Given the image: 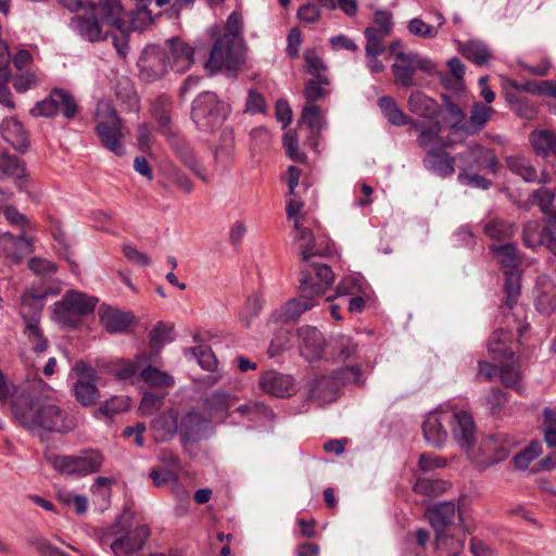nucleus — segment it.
Instances as JSON below:
<instances>
[{"instance_id": "obj_15", "label": "nucleus", "mask_w": 556, "mask_h": 556, "mask_svg": "<svg viewBox=\"0 0 556 556\" xmlns=\"http://www.w3.org/2000/svg\"><path fill=\"white\" fill-rule=\"evenodd\" d=\"M315 305V298L301 291L299 298L290 299L285 305L273 312L269 316V323L281 325L295 323L302 314L312 309Z\"/></svg>"}, {"instance_id": "obj_64", "label": "nucleus", "mask_w": 556, "mask_h": 556, "mask_svg": "<svg viewBox=\"0 0 556 556\" xmlns=\"http://www.w3.org/2000/svg\"><path fill=\"white\" fill-rule=\"evenodd\" d=\"M336 356L339 361L357 358L358 345L350 337L341 336L334 343Z\"/></svg>"}, {"instance_id": "obj_56", "label": "nucleus", "mask_w": 556, "mask_h": 556, "mask_svg": "<svg viewBox=\"0 0 556 556\" xmlns=\"http://www.w3.org/2000/svg\"><path fill=\"white\" fill-rule=\"evenodd\" d=\"M448 486L450 483L442 479L419 478L414 485V490L422 495L439 496Z\"/></svg>"}, {"instance_id": "obj_23", "label": "nucleus", "mask_w": 556, "mask_h": 556, "mask_svg": "<svg viewBox=\"0 0 556 556\" xmlns=\"http://www.w3.org/2000/svg\"><path fill=\"white\" fill-rule=\"evenodd\" d=\"M556 233V216L552 215L546 219L544 227L538 220H529L522 229L523 244L529 249L543 245L547 236Z\"/></svg>"}, {"instance_id": "obj_40", "label": "nucleus", "mask_w": 556, "mask_h": 556, "mask_svg": "<svg viewBox=\"0 0 556 556\" xmlns=\"http://www.w3.org/2000/svg\"><path fill=\"white\" fill-rule=\"evenodd\" d=\"M232 414H238L241 418L255 424L269 420L274 416L267 405L257 401H249L240 405Z\"/></svg>"}, {"instance_id": "obj_2", "label": "nucleus", "mask_w": 556, "mask_h": 556, "mask_svg": "<svg viewBox=\"0 0 556 556\" xmlns=\"http://www.w3.org/2000/svg\"><path fill=\"white\" fill-rule=\"evenodd\" d=\"M12 409L16 421L29 431L68 432L73 429L72 421L66 420L63 410L53 403L21 396L13 402Z\"/></svg>"}, {"instance_id": "obj_19", "label": "nucleus", "mask_w": 556, "mask_h": 556, "mask_svg": "<svg viewBox=\"0 0 556 556\" xmlns=\"http://www.w3.org/2000/svg\"><path fill=\"white\" fill-rule=\"evenodd\" d=\"M450 418V412H432L427 415L422 424V432L426 442L440 448L444 445L447 439V432L443 427V421Z\"/></svg>"}, {"instance_id": "obj_59", "label": "nucleus", "mask_w": 556, "mask_h": 556, "mask_svg": "<svg viewBox=\"0 0 556 556\" xmlns=\"http://www.w3.org/2000/svg\"><path fill=\"white\" fill-rule=\"evenodd\" d=\"M366 283L363 277L350 275L344 277L337 287V295L365 294Z\"/></svg>"}, {"instance_id": "obj_27", "label": "nucleus", "mask_w": 556, "mask_h": 556, "mask_svg": "<svg viewBox=\"0 0 556 556\" xmlns=\"http://www.w3.org/2000/svg\"><path fill=\"white\" fill-rule=\"evenodd\" d=\"M498 364V376L501 382L506 387L510 388L518 393L522 394V375L520 371L519 359L515 354H509V357L497 361Z\"/></svg>"}, {"instance_id": "obj_44", "label": "nucleus", "mask_w": 556, "mask_h": 556, "mask_svg": "<svg viewBox=\"0 0 556 556\" xmlns=\"http://www.w3.org/2000/svg\"><path fill=\"white\" fill-rule=\"evenodd\" d=\"M491 250L498 256V262L504 273L519 270L520 258L518 256V248L516 243L491 245Z\"/></svg>"}, {"instance_id": "obj_1", "label": "nucleus", "mask_w": 556, "mask_h": 556, "mask_svg": "<svg viewBox=\"0 0 556 556\" xmlns=\"http://www.w3.org/2000/svg\"><path fill=\"white\" fill-rule=\"evenodd\" d=\"M70 21V28L89 42L105 40L110 28L124 29L123 7L117 0L86 1Z\"/></svg>"}, {"instance_id": "obj_25", "label": "nucleus", "mask_w": 556, "mask_h": 556, "mask_svg": "<svg viewBox=\"0 0 556 556\" xmlns=\"http://www.w3.org/2000/svg\"><path fill=\"white\" fill-rule=\"evenodd\" d=\"M493 113L494 109L492 106H488L481 102H476L472 105L469 119L464 122L462 125L453 123L451 127L456 132H463L466 136H471L478 134L486 125Z\"/></svg>"}, {"instance_id": "obj_36", "label": "nucleus", "mask_w": 556, "mask_h": 556, "mask_svg": "<svg viewBox=\"0 0 556 556\" xmlns=\"http://www.w3.org/2000/svg\"><path fill=\"white\" fill-rule=\"evenodd\" d=\"M76 456L77 477H84L100 470L104 457L98 450H81Z\"/></svg>"}, {"instance_id": "obj_48", "label": "nucleus", "mask_w": 556, "mask_h": 556, "mask_svg": "<svg viewBox=\"0 0 556 556\" xmlns=\"http://www.w3.org/2000/svg\"><path fill=\"white\" fill-rule=\"evenodd\" d=\"M300 122L305 124L312 135H318L325 124L320 108L314 103H305L302 109Z\"/></svg>"}, {"instance_id": "obj_45", "label": "nucleus", "mask_w": 556, "mask_h": 556, "mask_svg": "<svg viewBox=\"0 0 556 556\" xmlns=\"http://www.w3.org/2000/svg\"><path fill=\"white\" fill-rule=\"evenodd\" d=\"M510 336L507 331L498 329L493 332L488 341V351L494 361H502L509 357V354H515L508 346Z\"/></svg>"}, {"instance_id": "obj_16", "label": "nucleus", "mask_w": 556, "mask_h": 556, "mask_svg": "<svg viewBox=\"0 0 556 556\" xmlns=\"http://www.w3.org/2000/svg\"><path fill=\"white\" fill-rule=\"evenodd\" d=\"M469 169L482 170L484 168L495 173L498 162L493 150L482 147L479 143L469 144L467 150L458 154Z\"/></svg>"}, {"instance_id": "obj_41", "label": "nucleus", "mask_w": 556, "mask_h": 556, "mask_svg": "<svg viewBox=\"0 0 556 556\" xmlns=\"http://www.w3.org/2000/svg\"><path fill=\"white\" fill-rule=\"evenodd\" d=\"M43 299L45 295H35L33 293H25L22 296L20 312L25 324L39 323L43 307Z\"/></svg>"}, {"instance_id": "obj_57", "label": "nucleus", "mask_w": 556, "mask_h": 556, "mask_svg": "<svg viewBox=\"0 0 556 556\" xmlns=\"http://www.w3.org/2000/svg\"><path fill=\"white\" fill-rule=\"evenodd\" d=\"M507 101L516 115L525 119H533L536 116V108L527 99L518 94H508Z\"/></svg>"}, {"instance_id": "obj_29", "label": "nucleus", "mask_w": 556, "mask_h": 556, "mask_svg": "<svg viewBox=\"0 0 556 556\" xmlns=\"http://www.w3.org/2000/svg\"><path fill=\"white\" fill-rule=\"evenodd\" d=\"M466 542V532L463 528H455L451 531L435 533V547L438 552L447 556L462 554Z\"/></svg>"}, {"instance_id": "obj_34", "label": "nucleus", "mask_w": 556, "mask_h": 556, "mask_svg": "<svg viewBox=\"0 0 556 556\" xmlns=\"http://www.w3.org/2000/svg\"><path fill=\"white\" fill-rule=\"evenodd\" d=\"M25 164L15 155L0 156V179L13 178L18 189L25 187Z\"/></svg>"}, {"instance_id": "obj_35", "label": "nucleus", "mask_w": 556, "mask_h": 556, "mask_svg": "<svg viewBox=\"0 0 556 556\" xmlns=\"http://www.w3.org/2000/svg\"><path fill=\"white\" fill-rule=\"evenodd\" d=\"M408 110L422 118L432 119L438 114V103L421 91H414L408 97Z\"/></svg>"}, {"instance_id": "obj_5", "label": "nucleus", "mask_w": 556, "mask_h": 556, "mask_svg": "<svg viewBox=\"0 0 556 556\" xmlns=\"http://www.w3.org/2000/svg\"><path fill=\"white\" fill-rule=\"evenodd\" d=\"M98 302V298L93 295L77 290H68L60 301L54 303V319L63 327L74 328L84 316L94 311Z\"/></svg>"}, {"instance_id": "obj_8", "label": "nucleus", "mask_w": 556, "mask_h": 556, "mask_svg": "<svg viewBox=\"0 0 556 556\" xmlns=\"http://www.w3.org/2000/svg\"><path fill=\"white\" fill-rule=\"evenodd\" d=\"M303 262L299 279L300 291L307 292L314 298L319 296L332 285L334 274L326 264L311 260Z\"/></svg>"}, {"instance_id": "obj_26", "label": "nucleus", "mask_w": 556, "mask_h": 556, "mask_svg": "<svg viewBox=\"0 0 556 556\" xmlns=\"http://www.w3.org/2000/svg\"><path fill=\"white\" fill-rule=\"evenodd\" d=\"M446 147L447 144H443V147L429 149L424 159V166L441 177L451 176L455 172V159L446 153Z\"/></svg>"}, {"instance_id": "obj_7", "label": "nucleus", "mask_w": 556, "mask_h": 556, "mask_svg": "<svg viewBox=\"0 0 556 556\" xmlns=\"http://www.w3.org/2000/svg\"><path fill=\"white\" fill-rule=\"evenodd\" d=\"M243 63V45L236 43L228 37H219L212 47L210 58L204 66L210 74L224 70L236 77V73Z\"/></svg>"}, {"instance_id": "obj_58", "label": "nucleus", "mask_w": 556, "mask_h": 556, "mask_svg": "<svg viewBox=\"0 0 556 556\" xmlns=\"http://www.w3.org/2000/svg\"><path fill=\"white\" fill-rule=\"evenodd\" d=\"M24 334L27 337L29 343L33 346V351L36 353H42L48 349V340L43 334L39 323L25 324Z\"/></svg>"}, {"instance_id": "obj_51", "label": "nucleus", "mask_w": 556, "mask_h": 556, "mask_svg": "<svg viewBox=\"0 0 556 556\" xmlns=\"http://www.w3.org/2000/svg\"><path fill=\"white\" fill-rule=\"evenodd\" d=\"M338 386H364L365 377L359 365H349L337 369L333 372Z\"/></svg>"}, {"instance_id": "obj_60", "label": "nucleus", "mask_w": 556, "mask_h": 556, "mask_svg": "<svg viewBox=\"0 0 556 556\" xmlns=\"http://www.w3.org/2000/svg\"><path fill=\"white\" fill-rule=\"evenodd\" d=\"M366 38L365 53L366 56H380L386 51L383 38L386 36L379 35L374 27H367L364 31Z\"/></svg>"}, {"instance_id": "obj_4", "label": "nucleus", "mask_w": 556, "mask_h": 556, "mask_svg": "<svg viewBox=\"0 0 556 556\" xmlns=\"http://www.w3.org/2000/svg\"><path fill=\"white\" fill-rule=\"evenodd\" d=\"M96 116L98 123L94 131L102 146L116 156L124 155V125L123 119L117 115L115 109L110 102L101 100L97 103Z\"/></svg>"}, {"instance_id": "obj_49", "label": "nucleus", "mask_w": 556, "mask_h": 556, "mask_svg": "<svg viewBox=\"0 0 556 556\" xmlns=\"http://www.w3.org/2000/svg\"><path fill=\"white\" fill-rule=\"evenodd\" d=\"M186 356H191L198 361V364L207 371L217 369V358L208 345H197L185 352Z\"/></svg>"}, {"instance_id": "obj_18", "label": "nucleus", "mask_w": 556, "mask_h": 556, "mask_svg": "<svg viewBox=\"0 0 556 556\" xmlns=\"http://www.w3.org/2000/svg\"><path fill=\"white\" fill-rule=\"evenodd\" d=\"M0 252L15 263L21 262L33 252V240L25 233L13 236L10 232L0 233Z\"/></svg>"}, {"instance_id": "obj_46", "label": "nucleus", "mask_w": 556, "mask_h": 556, "mask_svg": "<svg viewBox=\"0 0 556 556\" xmlns=\"http://www.w3.org/2000/svg\"><path fill=\"white\" fill-rule=\"evenodd\" d=\"M330 85V79L327 75H318L317 77H312L305 83L303 96L306 100V103H314L323 98H325L329 91L326 89L327 86Z\"/></svg>"}, {"instance_id": "obj_32", "label": "nucleus", "mask_w": 556, "mask_h": 556, "mask_svg": "<svg viewBox=\"0 0 556 556\" xmlns=\"http://www.w3.org/2000/svg\"><path fill=\"white\" fill-rule=\"evenodd\" d=\"M395 59L396 62L391 66L395 84L406 88L416 86V67L414 63L408 60L412 59L410 52H397Z\"/></svg>"}, {"instance_id": "obj_55", "label": "nucleus", "mask_w": 556, "mask_h": 556, "mask_svg": "<svg viewBox=\"0 0 556 556\" xmlns=\"http://www.w3.org/2000/svg\"><path fill=\"white\" fill-rule=\"evenodd\" d=\"M500 435L491 437L488 439V441L483 444V451L484 453L493 452L492 455H489L485 459L486 466L495 465L504 459H506L509 456V447L505 444H500Z\"/></svg>"}, {"instance_id": "obj_43", "label": "nucleus", "mask_w": 556, "mask_h": 556, "mask_svg": "<svg viewBox=\"0 0 556 556\" xmlns=\"http://www.w3.org/2000/svg\"><path fill=\"white\" fill-rule=\"evenodd\" d=\"M378 106L383 116L394 126H405L408 124L409 116L397 105L390 96H382L378 99Z\"/></svg>"}, {"instance_id": "obj_22", "label": "nucleus", "mask_w": 556, "mask_h": 556, "mask_svg": "<svg viewBox=\"0 0 556 556\" xmlns=\"http://www.w3.org/2000/svg\"><path fill=\"white\" fill-rule=\"evenodd\" d=\"M298 333L302 355L308 361L320 358L325 346L321 332L315 327L303 326L298 330Z\"/></svg>"}, {"instance_id": "obj_63", "label": "nucleus", "mask_w": 556, "mask_h": 556, "mask_svg": "<svg viewBox=\"0 0 556 556\" xmlns=\"http://www.w3.org/2000/svg\"><path fill=\"white\" fill-rule=\"evenodd\" d=\"M233 401L235 397L230 393L223 390L214 391L204 399L206 407L214 412L227 410Z\"/></svg>"}, {"instance_id": "obj_28", "label": "nucleus", "mask_w": 556, "mask_h": 556, "mask_svg": "<svg viewBox=\"0 0 556 556\" xmlns=\"http://www.w3.org/2000/svg\"><path fill=\"white\" fill-rule=\"evenodd\" d=\"M1 136L14 150L25 152L29 147L27 134L14 117L4 118L0 125Z\"/></svg>"}, {"instance_id": "obj_62", "label": "nucleus", "mask_w": 556, "mask_h": 556, "mask_svg": "<svg viewBox=\"0 0 556 556\" xmlns=\"http://www.w3.org/2000/svg\"><path fill=\"white\" fill-rule=\"evenodd\" d=\"M505 274L504 291L506 293V303L513 307L520 293V274L519 270H513Z\"/></svg>"}, {"instance_id": "obj_24", "label": "nucleus", "mask_w": 556, "mask_h": 556, "mask_svg": "<svg viewBox=\"0 0 556 556\" xmlns=\"http://www.w3.org/2000/svg\"><path fill=\"white\" fill-rule=\"evenodd\" d=\"M150 429L155 442L163 443L170 441L178 432V413L168 409L152 419Z\"/></svg>"}, {"instance_id": "obj_13", "label": "nucleus", "mask_w": 556, "mask_h": 556, "mask_svg": "<svg viewBox=\"0 0 556 556\" xmlns=\"http://www.w3.org/2000/svg\"><path fill=\"white\" fill-rule=\"evenodd\" d=\"M427 517L435 533L451 531L455 528H463L462 516L455 503L442 502L428 508Z\"/></svg>"}, {"instance_id": "obj_31", "label": "nucleus", "mask_w": 556, "mask_h": 556, "mask_svg": "<svg viewBox=\"0 0 556 556\" xmlns=\"http://www.w3.org/2000/svg\"><path fill=\"white\" fill-rule=\"evenodd\" d=\"M134 316L111 306H101L100 323L111 333L124 332L131 325Z\"/></svg>"}, {"instance_id": "obj_50", "label": "nucleus", "mask_w": 556, "mask_h": 556, "mask_svg": "<svg viewBox=\"0 0 556 556\" xmlns=\"http://www.w3.org/2000/svg\"><path fill=\"white\" fill-rule=\"evenodd\" d=\"M47 462L53 469L62 475L77 477V464L75 455H59L55 453H46Z\"/></svg>"}, {"instance_id": "obj_21", "label": "nucleus", "mask_w": 556, "mask_h": 556, "mask_svg": "<svg viewBox=\"0 0 556 556\" xmlns=\"http://www.w3.org/2000/svg\"><path fill=\"white\" fill-rule=\"evenodd\" d=\"M207 424V419L201 413L189 410L178 416V433L184 442H194L201 438Z\"/></svg>"}, {"instance_id": "obj_33", "label": "nucleus", "mask_w": 556, "mask_h": 556, "mask_svg": "<svg viewBox=\"0 0 556 556\" xmlns=\"http://www.w3.org/2000/svg\"><path fill=\"white\" fill-rule=\"evenodd\" d=\"M338 392L339 386L334 376H319L312 383L309 397L323 404L334 401Z\"/></svg>"}, {"instance_id": "obj_30", "label": "nucleus", "mask_w": 556, "mask_h": 556, "mask_svg": "<svg viewBox=\"0 0 556 556\" xmlns=\"http://www.w3.org/2000/svg\"><path fill=\"white\" fill-rule=\"evenodd\" d=\"M506 162L510 172L520 176L527 182L545 185L551 181V177L547 173L543 172L541 175H538L535 167L523 156H509Z\"/></svg>"}, {"instance_id": "obj_47", "label": "nucleus", "mask_w": 556, "mask_h": 556, "mask_svg": "<svg viewBox=\"0 0 556 556\" xmlns=\"http://www.w3.org/2000/svg\"><path fill=\"white\" fill-rule=\"evenodd\" d=\"M139 378L150 387L167 388L174 384V378L166 371L148 365L142 366L139 372Z\"/></svg>"}, {"instance_id": "obj_37", "label": "nucleus", "mask_w": 556, "mask_h": 556, "mask_svg": "<svg viewBox=\"0 0 556 556\" xmlns=\"http://www.w3.org/2000/svg\"><path fill=\"white\" fill-rule=\"evenodd\" d=\"M460 52L468 61L478 66L486 65L493 58L488 45L478 39L468 40L463 43Z\"/></svg>"}, {"instance_id": "obj_53", "label": "nucleus", "mask_w": 556, "mask_h": 556, "mask_svg": "<svg viewBox=\"0 0 556 556\" xmlns=\"http://www.w3.org/2000/svg\"><path fill=\"white\" fill-rule=\"evenodd\" d=\"M515 232V224L503 219H492L484 226V233L493 240H506L513 237Z\"/></svg>"}, {"instance_id": "obj_11", "label": "nucleus", "mask_w": 556, "mask_h": 556, "mask_svg": "<svg viewBox=\"0 0 556 556\" xmlns=\"http://www.w3.org/2000/svg\"><path fill=\"white\" fill-rule=\"evenodd\" d=\"M165 137L168 139L173 152L182 165L200 180L208 184L211 181V175L207 173L206 167L197 157L190 143L185 138L176 136L174 131L172 135Z\"/></svg>"}, {"instance_id": "obj_61", "label": "nucleus", "mask_w": 556, "mask_h": 556, "mask_svg": "<svg viewBox=\"0 0 556 556\" xmlns=\"http://www.w3.org/2000/svg\"><path fill=\"white\" fill-rule=\"evenodd\" d=\"M130 406V400L127 396H112L110 400L101 404L98 413L112 418L115 415L127 410Z\"/></svg>"}, {"instance_id": "obj_38", "label": "nucleus", "mask_w": 556, "mask_h": 556, "mask_svg": "<svg viewBox=\"0 0 556 556\" xmlns=\"http://www.w3.org/2000/svg\"><path fill=\"white\" fill-rule=\"evenodd\" d=\"M147 361L148 357L144 354L137 355L135 359H119L112 365L111 374L119 380H132Z\"/></svg>"}, {"instance_id": "obj_17", "label": "nucleus", "mask_w": 556, "mask_h": 556, "mask_svg": "<svg viewBox=\"0 0 556 556\" xmlns=\"http://www.w3.org/2000/svg\"><path fill=\"white\" fill-rule=\"evenodd\" d=\"M162 49L153 48L144 51L139 60L141 78L153 81L163 77L170 68Z\"/></svg>"}, {"instance_id": "obj_39", "label": "nucleus", "mask_w": 556, "mask_h": 556, "mask_svg": "<svg viewBox=\"0 0 556 556\" xmlns=\"http://www.w3.org/2000/svg\"><path fill=\"white\" fill-rule=\"evenodd\" d=\"M172 100L167 96H160L152 104V114L159 124L162 135L169 136L172 129L170 117Z\"/></svg>"}, {"instance_id": "obj_20", "label": "nucleus", "mask_w": 556, "mask_h": 556, "mask_svg": "<svg viewBox=\"0 0 556 556\" xmlns=\"http://www.w3.org/2000/svg\"><path fill=\"white\" fill-rule=\"evenodd\" d=\"M261 389L276 397L291 395L294 387L293 378L276 370H267L260 378Z\"/></svg>"}, {"instance_id": "obj_3", "label": "nucleus", "mask_w": 556, "mask_h": 556, "mask_svg": "<svg viewBox=\"0 0 556 556\" xmlns=\"http://www.w3.org/2000/svg\"><path fill=\"white\" fill-rule=\"evenodd\" d=\"M151 528L134 521V513L125 507L101 536L114 556H134L140 553L151 536Z\"/></svg>"}, {"instance_id": "obj_9", "label": "nucleus", "mask_w": 556, "mask_h": 556, "mask_svg": "<svg viewBox=\"0 0 556 556\" xmlns=\"http://www.w3.org/2000/svg\"><path fill=\"white\" fill-rule=\"evenodd\" d=\"M78 111L75 98L64 89H53L49 97L36 103L30 110L33 116L53 117L62 114L65 118H73Z\"/></svg>"}, {"instance_id": "obj_42", "label": "nucleus", "mask_w": 556, "mask_h": 556, "mask_svg": "<svg viewBox=\"0 0 556 556\" xmlns=\"http://www.w3.org/2000/svg\"><path fill=\"white\" fill-rule=\"evenodd\" d=\"M530 143L536 154L556 155V132L552 130H534L529 136Z\"/></svg>"}, {"instance_id": "obj_10", "label": "nucleus", "mask_w": 556, "mask_h": 556, "mask_svg": "<svg viewBox=\"0 0 556 556\" xmlns=\"http://www.w3.org/2000/svg\"><path fill=\"white\" fill-rule=\"evenodd\" d=\"M73 371L77 377L73 390L76 401L85 406H91L100 397V392L96 386V370L83 361H77L73 366Z\"/></svg>"}, {"instance_id": "obj_54", "label": "nucleus", "mask_w": 556, "mask_h": 556, "mask_svg": "<svg viewBox=\"0 0 556 556\" xmlns=\"http://www.w3.org/2000/svg\"><path fill=\"white\" fill-rule=\"evenodd\" d=\"M441 124L434 123L430 126L420 129L417 137V143L422 149H429L430 147H443L445 144L441 138Z\"/></svg>"}, {"instance_id": "obj_12", "label": "nucleus", "mask_w": 556, "mask_h": 556, "mask_svg": "<svg viewBox=\"0 0 556 556\" xmlns=\"http://www.w3.org/2000/svg\"><path fill=\"white\" fill-rule=\"evenodd\" d=\"M451 430L454 440L466 452L470 451L476 442V424L471 414L464 409L450 412Z\"/></svg>"}, {"instance_id": "obj_14", "label": "nucleus", "mask_w": 556, "mask_h": 556, "mask_svg": "<svg viewBox=\"0 0 556 556\" xmlns=\"http://www.w3.org/2000/svg\"><path fill=\"white\" fill-rule=\"evenodd\" d=\"M162 50L170 71L185 73L193 64V48L178 37L166 40Z\"/></svg>"}, {"instance_id": "obj_52", "label": "nucleus", "mask_w": 556, "mask_h": 556, "mask_svg": "<svg viewBox=\"0 0 556 556\" xmlns=\"http://www.w3.org/2000/svg\"><path fill=\"white\" fill-rule=\"evenodd\" d=\"M294 229L298 231L295 239L302 242V260L308 261L315 255H323L319 251L315 250V238L311 229L302 227L299 220L294 222Z\"/></svg>"}, {"instance_id": "obj_6", "label": "nucleus", "mask_w": 556, "mask_h": 556, "mask_svg": "<svg viewBox=\"0 0 556 556\" xmlns=\"http://www.w3.org/2000/svg\"><path fill=\"white\" fill-rule=\"evenodd\" d=\"M227 114V105L211 91L200 93L192 103V121L202 131H213L219 128Z\"/></svg>"}]
</instances>
